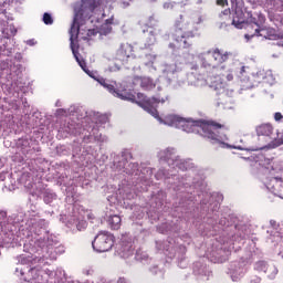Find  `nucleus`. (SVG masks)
I'll list each match as a JSON object with an SVG mask.
<instances>
[{"label":"nucleus","mask_w":283,"mask_h":283,"mask_svg":"<svg viewBox=\"0 0 283 283\" xmlns=\"http://www.w3.org/2000/svg\"><path fill=\"white\" fill-rule=\"evenodd\" d=\"M206 81L210 85V87H213V90H224V81H222V76L220 75L209 74Z\"/></svg>","instance_id":"8"},{"label":"nucleus","mask_w":283,"mask_h":283,"mask_svg":"<svg viewBox=\"0 0 283 283\" xmlns=\"http://www.w3.org/2000/svg\"><path fill=\"white\" fill-rule=\"evenodd\" d=\"M259 21L260 23H264V21H266V18H264V15L259 14Z\"/></svg>","instance_id":"22"},{"label":"nucleus","mask_w":283,"mask_h":283,"mask_svg":"<svg viewBox=\"0 0 283 283\" xmlns=\"http://www.w3.org/2000/svg\"><path fill=\"white\" fill-rule=\"evenodd\" d=\"M179 125L182 127L184 132L191 134V132H198L200 136L210 140L212 145H220V147H229V145L222 142L220 136V129L222 132H229V126L226 124H220L216 120H202V122H191L185 118L179 119Z\"/></svg>","instance_id":"2"},{"label":"nucleus","mask_w":283,"mask_h":283,"mask_svg":"<svg viewBox=\"0 0 283 283\" xmlns=\"http://www.w3.org/2000/svg\"><path fill=\"white\" fill-rule=\"evenodd\" d=\"M73 54H74L75 60H76V62L78 63L80 67H82V70H83L84 72H87V70H86L87 64L85 63V60L78 59V55H76V52H75L74 50H73Z\"/></svg>","instance_id":"15"},{"label":"nucleus","mask_w":283,"mask_h":283,"mask_svg":"<svg viewBox=\"0 0 283 283\" xmlns=\"http://www.w3.org/2000/svg\"><path fill=\"white\" fill-rule=\"evenodd\" d=\"M282 118H283L282 113L274 114V120L280 122V120H282Z\"/></svg>","instance_id":"18"},{"label":"nucleus","mask_w":283,"mask_h":283,"mask_svg":"<svg viewBox=\"0 0 283 283\" xmlns=\"http://www.w3.org/2000/svg\"><path fill=\"white\" fill-rule=\"evenodd\" d=\"M229 56H231V52L216 48L201 53L199 59L201 67L211 72V70H216L219 65H222V63H227Z\"/></svg>","instance_id":"3"},{"label":"nucleus","mask_w":283,"mask_h":283,"mask_svg":"<svg viewBox=\"0 0 283 283\" xmlns=\"http://www.w3.org/2000/svg\"><path fill=\"white\" fill-rule=\"evenodd\" d=\"M81 226H82V227H87V222H85V221L80 222V223L77 224L78 231H81Z\"/></svg>","instance_id":"20"},{"label":"nucleus","mask_w":283,"mask_h":283,"mask_svg":"<svg viewBox=\"0 0 283 283\" xmlns=\"http://www.w3.org/2000/svg\"><path fill=\"white\" fill-rule=\"evenodd\" d=\"M43 23L45 25H52V23H54V19H52V15L50 13L45 12L43 14Z\"/></svg>","instance_id":"16"},{"label":"nucleus","mask_w":283,"mask_h":283,"mask_svg":"<svg viewBox=\"0 0 283 283\" xmlns=\"http://www.w3.org/2000/svg\"><path fill=\"white\" fill-rule=\"evenodd\" d=\"M11 30V36H14L17 34V29L14 27H10Z\"/></svg>","instance_id":"23"},{"label":"nucleus","mask_w":283,"mask_h":283,"mask_svg":"<svg viewBox=\"0 0 283 283\" xmlns=\"http://www.w3.org/2000/svg\"><path fill=\"white\" fill-rule=\"evenodd\" d=\"M227 3V0H217V6H221L224 8V4Z\"/></svg>","instance_id":"19"},{"label":"nucleus","mask_w":283,"mask_h":283,"mask_svg":"<svg viewBox=\"0 0 283 283\" xmlns=\"http://www.w3.org/2000/svg\"><path fill=\"white\" fill-rule=\"evenodd\" d=\"M227 80H228V81H233V74L229 73V74L227 75Z\"/></svg>","instance_id":"25"},{"label":"nucleus","mask_w":283,"mask_h":283,"mask_svg":"<svg viewBox=\"0 0 283 283\" xmlns=\"http://www.w3.org/2000/svg\"><path fill=\"white\" fill-rule=\"evenodd\" d=\"M222 14H224L226 17H229V14H231V9L223 10Z\"/></svg>","instance_id":"21"},{"label":"nucleus","mask_w":283,"mask_h":283,"mask_svg":"<svg viewBox=\"0 0 283 283\" xmlns=\"http://www.w3.org/2000/svg\"><path fill=\"white\" fill-rule=\"evenodd\" d=\"M137 98L139 101L137 103L139 107H143V109H145V112H148V114H151V116H154L155 118H158V109H156V107H154V103H160L159 98L147 97L143 93H138Z\"/></svg>","instance_id":"5"},{"label":"nucleus","mask_w":283,"mask_h":283,"mask_svg":"<svg viewBox=\"0 0 283 283\" xmlns=\"http://www.w3.org/2000/svg\"><path fill=\"white\" fill-rule=\"evenodd\" d=\"M43 275H45L43 270H40L39 268H31L24 276V282L45 283L48 280H45Z\"/></svg>","instance_id":"6"},{"label":"nucleus","mask_w":283,"mask_h":283,"mask_svg":"<svg viewBox=\"0 0 283 283\" xmlns=\"http://www.w3.org/2000/svg\"><path fill=\"white\" fill-rule=\"evenodd\" d=\"M151 36H153V41L150 42V45H154V43H156V36H154V33L150 32Z\"/></svg>","instance_id":"24"},{"label":"nucleus","mask_w":283,"mask_h":283,"mask_svg":"<svg viewBox=\"0 0 283 283\" xmlns=\"http://www.w3.org/2000/svg\"><path fill=\"white\" fill-rule=\"evenodd\" d=\"M112 23H113V20H112V19H107V20H106V25H112Z\"/></svg>","instance_id":"26"},{"label":"nucleus","mask_w":283,"mask_h":283,"mask_svg":"<svg viewBox=\"0 0 283 283\" xmlns=\"http://www.w3.org/2000/svg\"><path fill=\"white\" fill-rule=\"evenodd\" d=\"M281 39H283V34L281 35Z\"/></svg>","instance_id":"29"},{"label":"nucleus","mask_w":283,"mask_h":283,"mask_svg":"<svg viewBox=\"0 0 283 283\" xmlns=\"http://www.w3.org/2000/svg\"><path fill=\"white\" fill-rule=\"evenodd\" d=\"M258 136H272L273 135V125L262 124L256 128Z\"/></svg>","instance_id":"10"},{"label":"nucleus","mask_w":283,"mask_h":283,"mask_svg":"<svg viewBox=\"0 0 283 283\" xmlns=\"http://www.w3.org/2000/svg\"><path fill=\"white\" fill-rule=\"evenodd\" d=\"M200 23H202V17L200 15L197 19L193 18L191 21H185V17L179 15V19L175 22L172 42L169 43L168 48L172 52L189 50L193 45L191 39H195L196 32H198V27L196 25H200Z\"/></svg>","instance_id":"1"},{"label":"nucleus","mask_w":283,"mask_h":283,"mask_svg":"<svg viewBox=\"0 0 283 283\" xmlns=\"http://www.w3.org/2000/svg\"><path fill=\"white\" fill-rule=\"evenodd\" d=\"M3 2H0V13L3 12Z\"/></svg>","instance_id":"27"},{"label":"nucleus","mask_w":283,"mask_h":283,"mask_svg":"<svg viewBox=\"0 0 283 283\" xmlns=\"http://www.w3.org/2000/svg\"><path fill=\"white\" fill-rule=\"evenodd\" d=\"M92 78H94V81H97V83H99V85H102L103 87H106L107 80H105L104 77L101 76H96V75H90Z\"/></svg>","instance_id":"17"},{"label":"nucleus","mask_w":283,"mask_h":283,"mask_svg":"<svg viewBox=\"0 0 283 283\" xmlns=\"http://www.w3.org/2000/svg\"><path fill=\"white\" fill-rule=\"evenodd\" d=\"M280 180L282 181V180H283V178H280Z\"/></svg>","instance_id":"30"},{"label":"nucleus","mask_w":283,"mask_h":283,"mask_svg":"<svg viewBox=\"0 0 283 283\" xmlns=\"http://www.w3.org/2000/svg\"><path fill=\"white\" fill-rule=\"evenodd\" d=\"M140 87L149 92L156 87V83L150 77H140Z\"/></svg>","instance_id":"11"},{"label":"nucleus","mask_w":283,"mask_h":283,"mask_svg":"<svg viewBox=\"0 0 283 283\" xmlns=\"http://www.w3.org/2000/svg\"><path fill=\"white\" fill-rule=\"evenodd\" d=\"M123 219H120V216L113 214L108 217V224L113 231H118L122 227Z\"/></svg>","instance_id":"9"},{"label":"nucleus","mask_w":283,"mask_h":283,"mask_svg":"<svg viewBox=\"0 0 283 283\" xmlns=\"http://www.w3.org/2000/svg\"><path fill=\"white\" fill-rule=\"evenodd\" d=\"M118 54L122 59H129L132 54V46L129 44H122L118 49Z\"/></svg>","instance_id":"12"},{"label":"nucleus","mask_w":283,"mask_h":283,"mask_svg":"<svg viewBox=\"0 0 283 283\" xmlns=\"http://www.w3.org/2000/svg\"><path fill=\"white\" fill-rule=\"evenodd\" d=\"M92 247L97 253H107L114 247V235L107 231H101L92 242Z\"/></svg>","instance_id":"4"},{"label":"nucleus","mask_w":283,"mask_h":283,"mask_svg":"<svg viewBox=\"0 0 283 283\" xmlns=\"http://www.w3.org/2000/svg\"><path fill=\"white\" fill-rule=\"evenodd\" d=\"M107 32H112V27L108 28V31Z\"/></svg>","instance_id":"28"},{"label":"nucleus","mask_w":283,"mask_h":283,"mask_svg":"<svg viewBox=\"0 0 283 283\" xmlns=\"http://www.w3.org/2000/svg\"><path fill=\"white\" fill-rule=\"evenodd\" d=\"M78 32H81V25L78 24V14H76L71 25V34L72 36H78Z\"/></svg>","instance_id":"13"},{"label":"nucleus","mask_w":283,"mask_h":283,"mask_svg":"<svg viewBox=\"0 0 283 283\" xmlns=\"http://www.w3.org/2000/svg\"><path fill=\"white\" fill-rule=\"evenodd\" d=\"M253 25H255V29H254V33L251 36H260V32H261L260 22L255 18L251 17L250 27L253 28Z\"/></svg>","instance_id":"14"},{"label":"nucleus","mask_w":283,"mask_h":283,"mask_svg":"<svg viewBox=\"0 0 283 283\" xmlns=\"http://www.w3.org/2000/svg\"><path fill=\"white\" fill-rule=\"evenodd\" d=\"M105 88L113 95H115L117 98H120L122 101H130L134 103L136 101V96L127 91H119L114 87L112 84H106Z\"/></svg>","instance_id":"7"}]
</instances>
